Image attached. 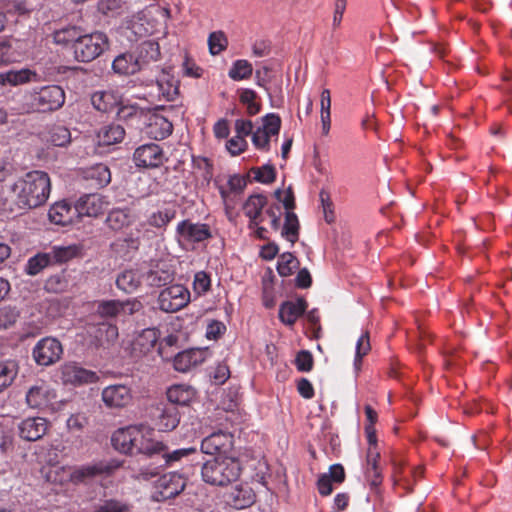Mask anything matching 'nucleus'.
Wrapping results in <instances>:
<instances>
[{
  "mask_svg": "<svg viewBox=\"0 0 512 512\" xmlns=\"http://www.w3.org/2000/svg\"><path fill=\"white\" fill-rule=\"evenodd\" d=\"M51 190V182L44 171H30L18 179L11 187L15 202L20 209H33L46 203Z\"/></svg>",
  "mask_w": 512,
  "mask_h": 512,
  "instance_id": "nucleus-1",
  "label": "nucleus"
},
{
  "mask_svg": "<svg viewBox=\"0 0 512 512\" xmlns=\"http://www.w3.org/2000/svg\"><path fill=\"white\" fill-rule=\"evenodd\" d=\"M241 472L240 461L233 457H214L201 464L202 480L215 487H225L236 482Z\"/></svg>",
  "mask_w": 512,
  "mask_h": 512,
  "instance_id": "nucleus-2",
  "label": "nucleus"
},
{
  "mask_svg": "<svg viewBox=\"0 0 512 512\" xmlns=\"http://www.w3.org/2000/svg\"><path fill=\"white\" fill-rule=\"evenodd\" d=\"M109 48L107 35L100 31L85 33L82 35L73 50V57L77 62L89 63Z\"/></svg>",
  "mask_w": 512,
  "mask_h": 512,
  "instance_id": "nucleus-3",
  "label": "nucleus"
},
{
  "mask_svg": "<svg viewBox=\"0 0 512 512\" xmlns=\"http://www.w3.org/2000/svg\"><path fill=\"white\" fill-rule=\"evenodd\" d=\"M64 103L65 92L58 85L43 86L29 94V105L35 112H53L60 109Z\"/></svg>",
  "mask_w": 512,
  "mask_h": 512,
  "instance_id": "nucleus-4",
  "label": "nucleus"
},
{
  "mask_svg": "<svg viewBox=\"0 0 512 512\" xmlns=\"http://www.w3.org/2000/svg\"><path fill=\"white\" fill-rule=\"evenodd\" d=\"M133 446L131 455L143 454L148 457L156 456L163 451V443L154 438V430L145 426H135L132 429Z\"/></svg>",
  "mask_w": 512,
  "mask_h": 512,
  "instance_id": "nucleus-5",
  "label": "nucleus"
},
{
  "mask_svg": "<svg viewBox=\"0 0 512 512\" xmlns=\"http://www.w3.org/2000/svg\"><path fill=\"white\" fill-rule=\"evenodd\" d=\"M63 354V347L59 340L45 337L37 342L32 355L40 366H50L58 362Z\"/></svg>",
  "mask_w": 512,
  "mask_h": 512,
  "instance_id": "nucleus-6",
  "label": "nucleus"
},
{
  "mask_svg": "<svg viewBox=\"0 0 512 512\" xmlns=\"http://www.w3.org/2000/svg\"><path fill=\"white\" fill-rule=\"evenodd\" d=\"M186 486V479L177 473H168L160 476L155 482L153 498L156 501H165L178 496Z\"/></svg>",
  "mask_w": 512,
  "mask_h": 512,
  "instance_id": "nucleus-7",
  "label": "nucleus"
},
{
  "mask_svg": "<svg viewBox=\"0 0 512 512\" xmlns=\"http://www.w3.org/2000/svg\"><path fill=\"white\" fill-rule=\"evenodd\" d=\"M159 337L160 332L158 329H143L131 343L130 357L134 361H139L153 354Z\"/></svg>",
  "mask_w": 512,
  "mask_h": 512,
  "instance_id": "nucleus-8",
  "label": "nucleus"
},
{
  "mask_svg": "<svg viewBox=\"0 0 512 512\" xmlns=\"http://www.w3.org/2000/svg\"><path fill=\"white\" fill-rule=\"evenodd\" d=\"M158 300L161 310L176 312L189 303L190 293L182 285H172L161 291Z\"/></svg>",
  "mask_w": 512,
  "mask_h": 512,
  "instance_id": "nucleus-9",
  "label": "nucleus"
},
{
  "mask_svg": "<svg viewBox=\"0 0 512 512\" xmlns=\"http://www.w3.org/2000/svg\"><path fill=\"white\" fill-rule=\"evenodd\" d=\"M179 241L199 243L212 237L211 229L205 223H193L190 220L181 221L176 228Z\"/></svg>",
  "mask_w": 512,
  "mask_h": 512,
  "instance_id": "nucleus-10",
  "label": "nucleus"
},
{
  "mask_svg": "<svg viewBox=\"0 0 512 512\" xmlns=\"http://www.w3.org/2000/svg\"><path fill=\"white\" fill-rule=\"evenodd\" d=\"M234 445L231 433L219 430L205 437L201 442V452L208 455L229 452Z\"/></svg>",
  "mask_w": 512,
  "mask_h": 512,
  "instance_id": "nucleus-11",
  "label": "nucleus"
},
{
  "mask_svg": "<svg viewBox=\"0 0 512 512\" xmlns=\"http://www.w3.org/2000/svg\"><path fill=\"white\" fill-rule=\"evenodd\" d=\"M61 379L66 384L82 385L95 383L98 376L96 372L85 369L76 362H68L61 367Z\"/></svg>",
  "mask_w": 512,
  "mask_h": 512,
  "instance_id": "nucleus-12",
  "label": "nucleus"
},
{
  "mask_svg": "<svg viewBox=\"0 0 512 512\" xmlns=\"http://www.w3.org/2000/svg\"><path fill=\"white\" fill-rule=\"evenodd\" d=\"M102 400L109 408L127 407L133 399L132 390L124 384H114L102 390Z\"/></svg>",
  "mask_w": 512,
  "mask_h": 512,
  "instance_id": "nucleus-13",
  "label": "nucleus"
},
{
  "mask_svg": "<svg viewBox=\"0 0 512 512\" xmlns=\"http://www.w3.org/2000/svg\"><path fill=\"white\" fill-rule=\"evenodd\" d=\"M133 159L138 167L155 168L163 164L164 153L159 145L150 143L138 147Z\"/></svg>",
  "mask_w": 512,
  "mask_h": 512,
  "instance_id": "nucleus-14",
  "label": "nucleus"
},
{
  "mask_svg": "<svg viewBox=\"0 0 512 512\" xmlns=\"http://www.w3.org/2000/svg\"><path fill=\"white\" fill-rule=\"evenodd\" d=\"M135 61L140 71L150 67L160 60L161 52L159 43L154 40H145L138 44L133 52Z\"/></svg>",
  "mask_w": 512,
  "mask_h": 512,
  "instance_id": "nucleus-15",
  "label": "nucleus"
},
{
  "mask_svg": "<svg viewBox=\"0 0 512 512\" xmlns=\"http://www.w3.org/2000/svg\"><path fill=\"white\" fill-rule=\"evenodd\" d=\"M114 467L105 462H97L93 464L76 467L70 473V481L75 484L87 483L99 475H109Z\"/></svg>",
  "mask_w": 512,
  "mask_h": 512,
  "instance_id": "nucleus-16",
  "label": "nucleus"
},
{
  "mask_svg": "<svg viewBox=\"0 0 512 512\" xmlns=\"http://www.w3.org/2000/svg\"><path fill=\"white\" fill-rule=\"evenodd\" d=\"M48 425L45 418L29 417L19 423L18 434L25 441H37L46 434Z\"/></svg>",
  "mask_w": 512,
  "mask_h": 512,
  "instance_id": "nucleus-17",
  "label": "nucleus"
},
{
  "mask_svg": "<svg viewBox=\"0 0 512 512\" xmlns=\"http://www.w3.org/2000/svg\"><path fill=\"white\" fill-rule=\"evenodd\" d=\"M172 130V123L164 116L159 114L149 115L145 127V133L149 138L154 140H163L172 133Z\"/></svg>",
  "mask_w": 512,
  "mask_h": 512,
  "instance_id": "nucleus-18",
  "label": "nucleus"
},
{
  "mask_svg": "<svg viewBox=\"0 0 512 512\" xmlns=\"http://www.w3.org/2000/svg\"><path fill=\"white\" fill-rule=\"evenodd\" d=\"M267 197L263 194H254L245 201L243 209L245 215L249 218V228L256 227L263 221L262 211L267 205Z\"/></svg>",
  "mask_w": 512,
  "mask_h": 512,
  "instance_id": "nucleus-19",
  "label": "nucleus"
},
{
  "mask_svg": "<svg viewBox=\"0 0 512 512\" xmlns=\"http://www.w3.org/2000/svg\"><path fill=\"white\" fill-rule=\"evenodd\" d=\"M206 351L202 349H189L179 352L174 357V368L179 372H186L205 361Z\"/></svg>",
  "mask_w": 512,
  "mask_h": 512,
  "instance_id": "nucleus-20",
  "label": "nucleus"
},
{
  "mask_svg": "<svg viewBox=\"0 0 512 512\" xmlns=\"http://www.w3.org/2000/svg\"><path fill=\"white\" fill-rule=\"evenodd\" d=\"M103 199L99 194H86L80 197L75 204V211L79 216L96 217L103 211Z\"/></svg>",
  "mask_w": 512,
  "mask_h": 512,
  "instance_id": "nucleus-21",
  "label": "nucleus"
},
{
  "mask_svg": "<svg viewBox=\"0 0 512 512\" xmlns=\"http://www.w3.org/2000/svg\"><path fill=\"white\" fill-rule=\"evenodd\" d=\"M307 306L304 298H298L296 301H285L280 306L279 318L284 324L292 326L304 314Z\"/></svg>",
  "mask_w": 512,
  "mask_h": 512,
  "instance_id": "nucleus-22",
  "label": "nucleus"
},
{
  "mask_svg": "<svg viewBox=\"0 0 512 512\" xmlns=\"http://www.w3.org/2000/svg\"><path fill=\"white\" fill-rule=\"evenodd\" d=\"M157 426L160 431L168 432L174 430L180 422L178 407L174 404H164L159 408Z\"/></svg>",
  "mask_w": 512,
  "mask_h": 512,
  "instance_id": "nucleus-23",
  "label": "nucleus"
},
{
  "mask_svg": "<svg viewBox=\"0 0 512 512\" xmlns=\"http://www.w3.org/2000/svg\"><path fill=\"white\" fill-rule=\"evenodd\" d=\"M83 34L84 30L81 27L67 26L55 30L52 37L55 44L70 47L73 51Z\"/></svg>",
  "mask_w": 512,
  "mask_h": 512,
  "instance_id": "nucleus-24",
  "label": "nucleus"
},
{
  "mask_svg": "<svg viewBox=\"0 0 512 512\" xmlns=\"http://www.w3.org/2000/svg\"><path fill=\"white\" fill-rule=\"evenodd\" d=\"M125 136V129L122 125L111 123L101 127L97 133L100 144L109 146L121 142Z\"/></svg>",
  "mask_w": 512,
  "mask_h": 512,
  "instance_id": "nucleus-25",
  "label": "nucleus"
},
{
  "mask_svg": "<svg viewBox=\"0 0 512 512\" xmlns=\"http://www.w3.org/2000/svg\"><path fill=\"white\" fill-rule=\"evenodd\" d=\"M133 428H135V426L120 428L113 433L111 443L115 450L131 455L134 435L132 432Z\"/></svg>",
  "mask_w": 512,
  "mask_h": 512,
  "instance_id": "nucleus-26",
  "label": "nucleus"
},
{
  "mask_svg": "<svg viewBox=\"0 0 512 512\" xmlns=\"http://www.w3.org/2000/svg\"><path fill=\"white\" fill-rule=\"evenodd\" d=\"M379 459L380 453L378 451H372L371 448H369L367 452V468L365 475L367 482L373 489H377L382 483V474L378 468Z\"/></svg>",
  "mask_w": 512,
  "mask_h": 512,
  "instance_id": "nucleus-27",
  "label": "nucleus"
},
{
  "mask_svg": "<svg viewBox=\"0 0 512 512\" xmlns=\"http://www.w3.org/2000/svg\"><path fill=\"white\" fill-rule=\"evenodd\" d=\"M75 214H77L75 206L71 207L67 202L56 203L49 210L50 220L62 226L72 223Z\"/></svg>",
  "mask_w": 512,
  "mask_h": 512,
  "instance_id": "nucleus-28",
  "label": "nucleus"
},
{
  "mask_svg": "<svg viewBox=\"0 0 512 512\" xmlns=\"http://www.w3.org/2000/svg\"><path fill=\"white\" fill-rule=\"evenodd\" d=\"M195 396L194 390L190 386L174 385L167 391L168 402L166 404H174L178 406L188 405Z\"/></svg>",
  "mask_w": 512,
  "mask_h": 512,
  "instance_id": "nucleus-29",
  "label": "nucleus"
},
{
  "mask_svg": "<svg viewBox=\"0 0 512 512\" xmlns=\"http://www.w3.org/2000/svg\"><path fill=\"white\" fill-rule=\"evenodd\" d=\"M228 502L236 509H244L255 502V494L248 487L236 486L229 493Z\"/></svg>",
  "mask_w": 512,
  "mask_h": 512,
  "instance_id": "nucleus-30",
  "label": "nucleus"
},
{
  "mask_svg": "<svg viewBox=\"0 0 512 512\" xmlns=\"http://www.w3.org/2000/svg\"><path fill=\"white\" fill-rule=\"evenodd\" d=\"M85 178L95 188H103L110 183L111 173L107 165L100 163L87 169Z\"/></svg>",
  "mask_w": 512,
  "mask_h": 512,
  "instance_id": "nucleus-31",
  "label": "nucleus"
},
{
  "mask_svg": "<svg viewBox=\"0 0 512 512\" xmlns=\"http://www.w3.org/2000/svg\"><path fill=\"white\" fill-rule=\"evenodd\" d=\"M112 68L115 73L120 75H134L140 72L133 53L118 55L112 63Z\"/></svg>",
  "mask_w": 512,
  "mask_h": 512,
  "instance_id": "nucleus-32",
  "label": "nucleus"
},
{
  "mask_svg": "<svg viewBox=\"0 0 512 512\" xmlns=\"http://www.w3.org/2000/svg\"><path fill=\"white\" fill-rule=\"evenodd\" d=\"M37 78V74L29 69L10 70L0 73V84H10L12 86L24 84Z\"/></svg>",
  "mask_w": 512,
  "mask_h": 512,
  "instance_id": "nucleus-33",
  "label": "nucleus"
},
{
  "mask_svg": "<svg viewBox=\"0 0 512 512\" xmlns=\"http://www.w3.org/2000/svg\"><path fill=\"white\" fill-rule=\"evenodd\" d=\"M132 221L133 219L129 209L115 208L108 213L105 222L110 229L119 231L129 226Z\"/></svg>",
  "mask_w": 512,
  "mask_h": 512,
  "instance_id": "nucleus-34",
  "label": "nucleus"
},
{
  "mask_svg": "<svg viewBox=\"0 0 512 512\" xmlns=\"http://www.w3.org/2000/svg\"><path fill=\"white\" fill-rule=\"evenodd\" d=\"M45 139L48 143L57 147H66L72 140L70 130L63 125L51 126L47 131Z\"/></svg>",
  "mask_w": 512,
  "mask_h": 512,
  "instance_id": "nucleus-35",
  "label": "nucleus"
},
{
  "mask_svg": "<svg viewBox=\"0 0 512 512\" xmlns=\"http://www.w3.org/2000/svg\"><path fill=\"white\" fill-rule=\"evenodd\" d=\"M18 364L15 361L0 362V394L8 389L18 375Z\"/></svg>",
  "mask_w": 512,
  "mask_h": 512,
  "instance_id": "nucleus-36",
  "label": "nucleus"
},
{
  "mask_svg": "<svg viewBox=\"0 0 512 512\" xmlns=\"http://www.w3.org/2000/svg\"><path fill=\"white\" fill-rule=\"evenodd\" d=\"M70 275L66 270L51 275L44 284V289L49 293H63L69 289Z\"/></svg>",
  "mask_w": 512,
  "mask_h": 512,
  "instance_id": "nucleus-37",
  "label": "nucleus"
},
{
  "mask_svg": "<svg viewBox=\"0 0 512 512\" xmlns=\"http://www.w3.org/2000/svg\"><path fill=\"white\" fill-rule=\"evenodd\" d=\"M159 94L167 101H173L179 94V86L177 81L170 79L169 74L162 71L161 77L156 80Z\"/></svg>",
  "mask_w": 512,
  "mask_h": 512,
  "instance_id": "nucleus-38",
  "label": "nucleus"
},
{
  "mask_svg": "<svg viewBox=\"0 0 512 512\" xmlns=\"http://www.w3.org/2000/svg\"><path fill=\"white\" fill-rule=\"evenodd\" d=\"M156 456H161L162 465H171L173 462L179 461L183 457L200 456L196 448H182L170 452L166 445L163 444V451L157 452Z\"/></svg>",
  "mask_w": 512,
  "mask_h": 512,
  "instance_id": "nucleus-39",
  "label": "nucleus"
},
{
  "mask_svg": "<svg viewBox=\"0 0 512 512\" xmlns=\"http://www.w3.org/2000/svg\"><path fill=\"white\" fill-rule=\"evenodd\" d=\"M299 229L300 225L297 215L292 211H286L285 223L281 231L282 237L294 244L298 241Z\"/></svg>",
  "mask_w": 512,
  "mask_h": 512,
  "instance_id": "nucleus-40",
  "label": "nucleus"
},
{
  "mask_svg": "<svg viewBox=\"0 0 512 512\" xmlns=\"http://www.w3.org/2000/svg\"><path fill=\"white\" fill-rule=\"evenodd\" d=\"M141 280L136 271L125 270L118 275L116 285L126 293L134 292L140 286Z\"/></svg>",
  "mask_w": 512,
  "mask_h": 512,
  "instance_id": "nucleus-41",
  "label": "nucleus"
},
{
  "mask_svg": "<svg viewBox=\"0 0 512 512\" xmlns=\"http://www.w3.org/2000/svg\"><path fill=\"white\" fill-rule=\"evenodd\" d=\"M51 264L52 256L50 253H38L28 260L25 266V272L28 275L35 276Z\"/></svg>",
  "mask_w": 512,
  "mask_h": 512,
  "instance_id": "nucleus-42",
  "label": "nucleus"
},
{
  "mask_svg": "<svg viewBox=\"0 0 512 512\" xmlns=\"http://www.w3.org/2000/svg\"><path fill=\"white\" fill-rule=\"evenodd\" d=\"M91 104L100 112H108L115 105V98L112 93L97 91L91 96Z\"/></svg>",
  "mask_w": 512,
  "mask_h": 512,
  "instance_id": "nucleus-43",
  "label": "nucleus"
},
{
  "mask_svg": "<svg viewBox=\"0 0 512 512\" xmlns=\"http://www.w3.org/2000/svg\"><path fill=\"white\" fill-rule=\"evenodd\" d=\"M253 73L252 64L247 60L240 59L236 60L231 69L229 70V77L235 81H240L244 79H248L251 77Z\"/></svg>",
  "mask_w": 512,
  "mask_h": 512,
  "instance_id": "nucleus-44",
  "label": "nucleus"
},
{
  "mask_svg": "<svg viewBox=\"0 0 512 512\" xmlns=\"http://www.w3.org/2000/svg\"><path fill=\"white\" fill-rule=\"evenodd\" d=\"M299 266V261L290 252L280 255L277 265V271L280 276L287 277L293 274L294 270Z\"/></svg>",
  "mask_w": 512,
  "mask_h": 512,
  "instance_id": "nucleus-45",
  "label": "nucleus"
},
{
  "mask_svg": "<svg viewBox=\"0 0 512 512\" xmlns=\"http://www.w3.org/2000/svg\"><path fill=\"white\" fill-rule=\"evenodd\" d=\"M240 102L246 106V111L249 116L258 114L261 110V104L256 102L257 93L252 89H241Z\"/></svg>",
  "mask_w": 512,
  "mask_h": 512,
  "instance_id": "nucleus-46",
  "label": "nucleus"
},
{
  "mask_svg": "<svg viewBox=\"0 0 512 512\" xmlns=\"http://www.w3.org/2000/svg\"><path fill=\"white\" fill-rule=\"evenodd\" d=\"M173 280V274L164 269L150 270L146 274V281L150 286L162 287Z\"/></svg>",
  "mask_w": 512,
  "mask_h": 512,
  "instance_id": "nucleus-47",
  "label": "nucleus"
},
{
  "mask_svg": "<svg viewBox=\"0 0 512 512\" xmlns=\"http://www.w3.org/2000/svg\"><path fill=\"white\" fill-rule=\"evenodd\" d=\"M20 57V53L13 47L10 40L0 41V65L18 62Z\"/></svg>",
  "mask_w": 512,
  "mask_h": 512,
  "instance_id": "nucleus-48",
  "label": "nucleus"
},
{
  "mask_svg": "<svg viewBox=\"0 0 512 512\" xmlns=\"http://www.w3.org/2000/svg\"><path fill=\"white\" fill-rule=\"evenodd\" d=\"M254 175V180L263 184H270L276 178V170L273 165L266 164L261 167H252L249 175Z\"/></svg>",
  "mask_w": 512,
  "mask_h": 512,
  "instance_id": "nucleus-49",
  "label": "nucleus"
},
{
  "mask_svg": "<svg viewBox=\"0 0 512 512\" xmlns=\"http://www.w3.org/2000/svg\"><path fill=\"white\" fill-rule=\"evenodd\" d=\"M123 310L122 302L119 300L101 301L97 306V314L103 318H113Z\"/></svg>",
  "mask_w": 512,
  "mask_h": 512,
  "instance_id": "nucleus-50",
  "label": "nucleus"
},
{
  "mask_svg": "<svg viewBox=\"0 0 512 512\" xmlns=\"http://www.w3.org/2000/svg\"><path fill=\"white\" fill-rule=\"evenodd\" d=\"M46 392L43 385L32 386L26 394L27 404L31 408H39L45 405L47 402Z\"/></svg>",
  "mask_w": 512,
  "mask_h": 512,
  "instance_id": "nucleus-51",
  "label": "nucleus"
},
{
  "mask_svg": "<svg viewBox=\"0 0 512 512\" xmlns=\"http://www.w3.org/2000/svg\"><path fill=\"white\" fill-rule=\"evenodd\" d=\"M209 51L212 55H217L228 46V39L223 31L212 32L208 37Z\"/></svg>",
  "mask_w": 512,
  "mask_h": 512,
  "instance_id": "nucleus-52",
  "label": "nucleus"
},
{
  "mask_svg": "<svg viewBox=\"0 0 512 512\" xmlns=\"http://www.w3.org/2000/svg\"><path fill=\"white\" fill-rule=\"evenodd\" d=\"M263 125L260 127L262 131H265L270 136L279 134L281 128V118L274 113L267 114L262 118Z\"/></svg>",
  "mask_w": 512,
  "mask_h": 512,
  "instance_id": "nucleus-53",
  "label": "nucleus"
},
{
  "mask_svg": "<svg viewBox=\"0 0 512 512\" xmlns=\"http://www.w3.org/2000/svg\"><path fill=\"white\" fill-rule=\"evenodd\" d=\"M19 318V311L10 306L0 308V329L14 325Z\"/></svg>",
  "mask_w": 512,
  "mask_h": 512,
  "instance_id": "nucleus-54",
  "label": "nucleus"
},
{
  "mask_svg": "<svg viewBox=\"0 0 512 512\" xmlns=\"http://www.w3.org/2000/svg\"><path fill=\"white\" fill-rule=\"evenodd\" d=\"M50 254L52 256V263H63L76 256L77 248L73 246L54 247Z\"/></svg>",
  "mask_w": 512,
  "mask_h": 512,
  "instance_id": "nucleus-55",
  "label": "nucleus"
},
{
  "mask_svg": "<svg viewBox=\"0 0 512 512\" xmlns=\"http://www.w3.org/2000/svg\"><path fill=\"white\" fill-rule=\"evenodd\" d=\"M175 217V211L166 209L153 213L148 222L151 226L162 228L165 227Z\"/></svg>",
  "mask_w": 512,
  "mask_h": 512,
  "instance_id": "nucleus-56",
  "label": "nucleus"
},
{
  "mask_svg": "<svg viewBox=\"0 0 512 512\" xmlns=\"http://www.w3.org/2000/svg\"><path fill=\"white\" fill-rule=\"evenodd\" d=\"M371 349L369 333L365 332L360 336L356 344L355 366L361 362L362 358L368 354Z\"/></svg>",
  "mask_w": 512,
  "mask_h": 512,
  "instance_id": "nucleus-57",
  "label": "nucleus"
},
{
  "mask_svg": "<svg viewBox=\"0 0 512 512\" xmlns=\"http://www.w3.org/2000/svg\"><path fill=\"white\" fill-rule=\"evenodd\" d=\"M193 286L197 294L206 293L211 286L210 276L204 271L197 272L194 277Z\"/></svg>",
  "mask_w": 512,
  "mask_h": 512,
  "instance_id": "nucleus-58",
  "label": "nucleus"
},
{
  "mask_svg": "<svg viewBox=\"0 0 512 512\" xmlns=\"http://www.w3.org/2000/svg\"><path fill=\"white\" fill-rule=\"evenodd\" d=\"M295 363L299 371L309 372L313 368V356L309 351L301 350L296 356Z\"/></svg>",
  "mask_w": 512,
  "mask_h": 512,
  "instance_id": "nucleus-59",
  "label": "nucleus"
},
{
  "mask_svg": "<svg viewBox=\"0 0 512 512\" xmlns=\"http://www.w3.org/2000/svg\"><path fill=\"white\" fill-rule=\"evenodd\" d=\"M139 116V109L134 105H122L118 108L117 119L118 121L129 123Z\"/></svg>",
  "mask_w": 512,
  "mask_h": 512,
  "instance_id": "nucleus-60",
  "label": "nucleus"
},
{
  "mask_svg": "<svg viewBox=\"0 0 512 512\" xmlns=\"http://www.w3.org/2000/svg\"><path fill=\"white\" fill-rule=\"evenodd\" d=\"M270 137L271 136L269 134H267L265 131H262V129L258 127L257 130L252 134V142L256 148L268 151Z\"/></svg>",
  "mask_w": 512,
  "mask_h": 512,
  "instance_id": "nucleus-61",
  "label": "nucleus"
},
{
  "mask_svg": "<svg viewBox=\"0 0 512 512\" xmlns=\"http://www.w3.org/2000/svg\"><path fill=\"white\" fill-rule=\"evenodd\" d=\"M227 149L232 155H239L245 151L247 147V141L243 137L235 136L228 140Z\"/></svg>",
  "mask_w": 512,
  "mask_h": 512,
  "instance_id": "nucleus-62",
  "label": "nucleus"
},
{
  "mask_svg": "<svg viewBox=\"0 0 512 512\" xmlns=\"http://www.w3.org/2000/svg\"><path fill=\"white\" fill-rule=\"evenodd\" d=\"M183 70L184 74L189 77L199 78L202 75V69L198 67L187 55L183 62Z\"/></svg>",
  "mask_w": 512,
  "mask_h": 512,
  "instance_id": "nucleus-63",
  "label": "nucleus"
},
{
  "mask_svg": "<svg viewBox=\"0 0 512 512\" xmlns=\"http://www.w3.org/2000/svg\"><path fill=\"white\" fill-rule=\"evenodd\" d=\"M125 506L115 500L105 501L102 505L98 506L94 512H124Z\"/></svg>",
  "mask_w": 512,
  "mask_h": 512,
  "instance_id": "nucleus-64",
  "label": "nucleus"
}]
</instances>
